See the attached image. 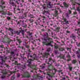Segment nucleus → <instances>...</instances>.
<instances>
[{
    "instance_id": "393cba45",
    "label": "nucleus",
    "mask_w": 80,
    "mask_h": 80,
    "mask_svg": "<svg viewBox=\"0 0 80 80\" xmlns=\"http://www.w3.org/2000/svg\"><path fill=\"white\" fill-rule=\"evenodd\" d=\"M7 15H12V13L10 12H7Z\"/></svg>"
},
{
    "instance_id": "4be33fe9",
    "label": "nucleus",
    "mask_w": 80,
    "mask_h": 80,
    "mask_svg": "<svg viewBox=\"0 0 80 80\" xmlns=\"http://www.w3.org/2000/svg\"><path fill=\"white\" fill-rule=\"evenodd\" d=\"M10 4L12 5V6H14V2H13V0H10Z\"/></svg>"
},
{
    "instance_id": "58836bf2",
    "label": "nucleus",
    "mask_w": 80,
    "mask_h": 80,
    "mask_svg": "<svg viewBox=\"0 0 80 80\" xmlns=\"http://www.w3.org/2000/svg\"><path fill=\"white\" fill-rule=\"evenodd\" d=\"M25 47L26 48H28V49H29V48H30V46H29V45H25Z\"/></svg>"
},
{
    "instance_id": "5701e85b",
    "label": "nucleus",
    "mask_w": 80,
    "mask_h": 80,
    "mask_svg": "<svg viewBox=\"0 0 80 80\" xmlns=\"http://www.w3.org/2000/svg\"><path fill=\"white\" fill-rule=\"evenodd\" d=\"M77 11L78 12L79 14L80 13V8L79 7H78L76 8Z\"/></svg>"
},
{
    "instance_id": "dca6fc26",
    "label": "nucleus",
    "mask_w": 80,
    "mask_h": 80,
    "mask_svg": "<svg viewBox=\"0 0 80 80\" xmlns=\"http://www.w3.org/2000/svg\"><path fill=\"white\" fill-rule=\"evenodd\" d=\"M32 55H30V53H28V55H27V58H29V57H30L31 58H32V57H33V56H32Z\"/></svg>"
},
{
    "instance_id": "bb28decb",
    "label": "nucleus",
    "mask_w": 80,
    "mask_h": 80,
    "mask_svg": "<svg viewBox=\"0 0 80 80\" xmlns=\"http://www.w3.org/2000/svg\"><path fill=\"white\" fill-rule=\"evenodd\" d=\"M20 31H21V32L22 33V35L24 36V33H25V32L23 30H20Z\"/></svg>"
},
{
    "instance_id": "f03ea898",
    "label": "nucleus",
    "mask_w": 80,
    "mask_h": 80,
    "mask_svg": "<svg viewBox=\"0 0 80 80\" xmlns=\"http://www.w3.org/2000/svg\"><path fill=\"white\" fill-rule=\"evenodd\" d=\"M48 62L47 63V64H50V65H48V69H46V70H49V71H51L53 70V66L52 65V64L55 62V60H53L52 58H49L48 59Z\"/></svg>"
},
{
    "instance_id": "20e7f679",
    "label": "nucleus",
    "mask_w": 80,
    "mask_h": 80,
    "mask_svg": "<svg viewBox=\"0 0 80 80\" xmlns=\"http://www.w3.org/2000/svg\"><path fill=\"white\" fill-rule=\"evenodd\" d=\"M62 20H63V21H62L61 22L62 25H67L68 24V21L66 18H62Z\"/></svg>"
},
{
    "instance_id": "49530a36",
    "label": "nucleus",
    "mask_w": 80,
    "mask_h": 80,
    "mask_svg": "<svg viewBox=\"0 0 80 80\" xmlns=\"http://www.w3.org/2000/svg\"><path fill=\"white\" fill-rule=\"evenodd\" d=\"M46 35H47V36L46 37V38H48V33L46 32Z\"/></svg>"
},
{
    "instance_id": "ea45409f",
    "label": "nucleus",
    "mask_w": 80,
    "mask_h": 80,
    "mask_svg": "<svg viewBox=\"0 0 80 80\" xmlns=\"http://www.w3.org/2000/svg\"><path fill=\"white\" fill-rule=\"evenodd\" d=\"M27 25L26 24H25L24 26H22V27H23V28H27Z\"/></svg>"
},
{
    "instance_id": "473e14b6",
    "label": "nucleus",
    "mask_w": 80,
    "mask_h": 80,
    "mask_svg": "<svg viewBox=\"0 0 80 80\" xmlns=\"http://www.w3.org/2000/svg\"><path fill=\"white\" fill-rule=\"evenodd\" d=\"M48 43L49 44V45H48V46H51L52 47H53V45H51V44L52 43V42H48Z\"/></svg>"
},
{
    "instance_id": "603ef678",
    "label": "nucleus",
    "mask_w": 80,
    "mask_h": 80,
    "mask_svg": "<svg viewBox=\"0 0 80 80\" xmlns=\"http://www.w3.org/2000/svg\"><path fill=\"white\" fill-rule=\"evenodd\" d=\"M73 15H77V12H73Z\"/></svg>"
},
{
    "instance_id": "864d4df0",
    "label": "nucleus",
    "mask_w": 80,
    "mask_h": 80,
    "mask_svg": "<svg viewBox=\"0 0 80 80\" xmlns=\"http://www.w3.org/2000/svg\"><path fill=\"white\" fill-rule=\"evenodd\" d=\"M40 17H41V18H46L44 16H42V15H39Z\"/></svg>"
},
{
    "instance_id": "2f4dec72",
    "label": "nucleus",
    "mask_w": 80,
    "mask_h": 80,
    "mask_svg": "<svg viewBox=\"0 0 80 80\" xmlns=\"http://www.w3.org/2000/svg\"><path fill=\"white\" fill-rule=\"evenodd\" d=\"M23 11H24V9H22L21 11L18 12V13H23Z\"/></svg>"
},
{
    "instance_id": "aec40b11",
    "label": "nucleus",
    "mask_w": 80,
    "mask_h": 80,
    "mask_svg": "<svg viewBox=\"0 0 80 80\" xmlns=\"http://www.w3.org/2000/svg\"><path fill=\"white\" fill-rule=\"evenodd\" d=\"M31 61V59L28 58V60H27L28 63V65H30L32 63Z\"/></svg>"
},
{
    "instance_id": "4468645a",
    "label": "nucleus",
    "mask_w": 80,
    "mask_h": 80,
    "mask_svg": "<svg viewBox=\"0 0 80 80\" xmlns=\"http://www.w3.org/2000/svg\"><path fill=\"white\" fill-rule=\"evenodd\" d=\"M71 37V38H72V39H74V41L75 42H76V41H77L76 40H75V34H72Z\"/></svg>"
},
{
    "instance_id": "7ed1b4c3",
    "label": "nucleus",
    "mask_w": 80,
    "mask_h": 80,
    "mask_svg": "<svg viewBox=\"0 0 80 80\" xmlns=\"http://www.w3.org/2000/svg\"><path fill=\"white\" fill-rule=\"evenodd\" d=\"M24 74L22 75V77L23 78H30V73L28 71H26L24 72Z\"/></svg>"
},
{
    "instance_id": "39448f33",
    "label": "nucleus",
    "mask_w": 80,
    "mask_h": 80,
    "mask_svg": "<svg viewBox=\"0 0 80 80\" xmlns=\"http://www.w3.org/2000/svg\"><path fill=\"white\" fill-rule=\"evenodd\" d=\"M8 75V74H7V72L6 73H3L2 75H1V74H0V78L1 79H3V78H5L6 77V75Z\"/></svg>"
},
{
    "instance_id": "79ce46f5",
    "label": "nucleus",
    "mask_w": 80,
    "mask_h": 80,
    "mask_svg": "<svg viewBox=\"0 0 80 80\" xmlns=\"http://www.w3.org/2000/svg\"><path fill=\"white\" fill-rule=\"evenodd\" d=\"M55 13L57 15H58V11L56 10L55 11Z\"/></svg>"
},
{
    "instance_id": "2eb2a0df",
    "label": "nucleus",
    "mask_w": 80,
    "mask_h": 80,
    "mask_svg": "<svg viewBox=\"0 0 80 80\" xmlns=\"http://www.w3.org/2000/svg\"><path fill=\"white\" fill-rule=\"evenodd\" d=\"M28 14V12H24L23 16H22V18H25V17H27V14Z\"/></svg>"
},
{
    "instance_id": "c85d7f7f",
    "label": "nucleus",
    "mask_w": 80,
    "mask_h": 80,
    "mask_svg": "<svg viewBox=\"0 0 80 80\" xmlns=\"http://www.w3.org/2000/svg\"><path fill=\"white\" fill-rule=\"evenodd\" d=\"M79 33H80V31L79 32H77V34L78 35V36H77V37L78 38H80V34H79Z\"/></svg>"
},
{
    "instance_id": "423d86ee",
    "label": "nucleus",
    "mask_w": 80,
    "mask_h": 80,
    "mask_svg": "<svg viewBox=\"0 0 80 80\" xmlns=\"http://www.w3.org/2000/svg\"><path fill=\"white\" fill-rule=\"evenodd\" d=\"M1 60L2 63H4L5 62H6V60L7 59V57H4L1 56Z\"/></svg>"
},
{
    "instance_id": "bf43d9fd",
    "label": "nucleus",
    "mask_w": 80,
    "mask_h": 80,
    "mask_svg": "<svg viewBox=\"0 0 80 80\" xmlns=\"http://www.w3.org/2000/svg\"><path fill=\"white\" fill-rule=\"evenodd\" d=\"M77 47H80V43H79L78 44H77Z\"/></svg>"
},
{
    "instance_id": "e2e57ef3",
    "label": "nucleus",
    "mask_w": 80,
    "mask_h": 80,
    "mask_svg": "<svg viewBox=\"0 0 80 80\" xmlns=\"http://www.w3.org/2000/svg\"><path fill=\"white\" fill-rule=\"evenodd\" d=\"M69 14H71L72 13V11L70 10H69Z\"/></svg>"
},
{
    "instance_id": "9b49d317",
    "label": "nucleus",
    "mask_w": 80,
    "mask_h": 80,
    "mask_svg": "<svg viewBox=\"0 0 80 80\" xmlns=\"http://www.w3.org/2000/svg\"><path fill=\"white\" fill-rule=\"evenodd\" d=\"M48 12V11H46V10H45V9L44 11H42L41 13H42V14L43 15H44L45 16L46 14H48V12Z\"/></svg>"
},
{
    "instance_id": "c756f323",
    "label": "nucleus",
    "mask_w": 80,
    "mask_h": 80,
    "mask_svg": "<svg viewBox=\"0 0 80 80\" xmlns=\"http://www.w3.org/2000/svg\"><path fill=\"white\" fill-rule=\"evenodd\" d=\"M21 32V31H20V30H19V32L18 31H15V33H16L17 35H19L20 33Z\"/></svg>"
},
{
    "instance_id": "ddd939ff",
    "label": "nucleus",
    "mask_w": 80,
    "mask_h": 80,
    "mask_svg": "<svg viewBox=\"0 0 80 80\" xmlns=\"http://www.w3.org/2000/svg\"><path fill=\"white\" fill-rule=\"evenodd\" d=\"M47 75L49 76V77L52 78L53 77V76L52 75V73L49 72H47Z\"/></svg>"
},
{
    "instance_id": "8fccbe9b",
    "label": "nucleus",
    "mask_w": 80,
    "mask_h": 80,
    "mask_svg": "<svg viewBox=\"0 0 80 80\" xmlns=\"http://www.w3.org/2000/svg\"><path fill=\"white\" fill-rule=\"evenodd\" d=\"M40 27H42V28H44V25L42 24V25H40Z\"/></svg>"
},
{
    "instance_id": "052dcab7",
    "label": "nucleus",
    "mask_w": 80,
    "mask_h": 80,
    "mask_svg": "<svg viewBox=\"0 0 80 80\" xmlns=\"http://www.w3.org/2000/svg\"><path fill=\"white\" fill-rule=\"evenodd\" d=\"M47 52H50V48H48L47 49Z\"/></svg>"
},
{
    "instance_id": "f3484780",
    "label": "nucleus",
    "mask_w": 80,
    "mask_h": 80,
    "mask_svg": "<svg viewBox=\"0 0 80 80\" xmlns=\"http://www.w3.org/2000/svg\"><path fill=\"white\" fill-rule=\"evenodd\" d=\"M54 46V48L55 49H57V48H58V45L56 43H55Z\"/></svg>"
},
{
    "instance_id": "9d476101",
    "label": "nucleus",
    "mask_w": 80,
    "mask_h": 80,
    "mask_svg": "<svg viewBox=\"0 0 80 80\" xmlns=\"http://www.w3.org/2000/svg\"><path fill=\"white\" fill-rule=\"evenodd\" d=\"M26 33L28 36H31V38H32V34H33L32 32H30V31H28L26 32Z\"/></svg>"
},
{
    "instance_id": "1a4fd4ad",
    "label": "nucleus",
    "mask_w": 80,
    "mask_h": 80,
    "mask_svg": "<svg viewBox=\"0 0 80 80\" xmlns=\"http://www.w3.org/2000/svg\"><path fill=\"white\" fill-rule=\"evenodd\" d=\"M32 58H33V59H34V60H37V59H36V58H37V55H36L35 53H32Z\"/></svg>"
},
{
    "instance_id": "a211bd4d",
    "label": "nucleus",
    "mask_w": 80,
    "mask_h": 80,
    "mask_svg": "<svg viewBox=\"0 0 80 80\" xmlns=\"http://www.w3.org/2000/svg\"><path fill=\"white\" fill-rule=\"evenodd\" d=\"M14 74L11 77V80H14V79L15 78V74L14 73V72H13Z\"/></svg>"
},
{
    "instance_id": "0e129e2a",
    "label": "nucleus",
    "mask_w": 80,
    "mask_h": 80,
    "mask_svg": "<svg viewBox=\"0 0 80 80\" xmlns=\"http://www.w3.org/2000/svg\"><path fill=\"white\" fill-rule=\"evenodd\" d=\"M27 29H25L24 30H23L24 31V32H27Z\"/></svg>"
},
{
    "instance_id": "69168bd1",
    "label": "nucleus",
    "mask_w": 80,
    "mask_h": 80,
    "mask_svg": "<svg viewBox=\"0 0 80 80\" xmlns=\"http://www.w3.org/2000/svg\"><path fill=\"white\" fill-rule=\"evenodd\" d=\"M67 57L68 58H70V55L68 54L67 56Z\"/></svg>"
},
{
    "instance_id": "09e8293b",
    "label": "nucleus",
    "mask_w": 80,
    "mask_h": 80,
    "mask_svg": "<svg viewBox=\"0 0 80 80\" xmlns=\"http://www.w3.org/2000/svg\"><path fill=\"white\" fill-rule=\"evenodd\" d=\"M77 57L78 58H80V55L79 54H78L77 55Z\"/></svg>"
},
{
    "instance_id": "7c9ffc66",
    "label": "nucleus",
    "mask_w": 80,
    "mask_h": 80,
    "mask_svg": "<svg viewBox=\"0 0 80 80\" xmlns=\"http://www.w3.org/2000/svg\"><path fill=\"white\" fill-rule=\"evenodd\" d=\"M44 56H48V55H50V54L48 52H45L44 53Z\"/></svg>"
},
{
    "instance_id": "13d9d810",
    "label": "nucleus",
    "mask_w": 80,
    "mask_h": 80,
    "mask_svg": "<svg viewBox=\"0 0 80 80\" xmlns=\"http://www.w3.org/2000/svg\"><path fill=\"white\" fill-rule=\"evenodd\" d=\"M15 65H18V62H17V61H15Z\"/></svg>"
},
{
    "instance_id": "4d7b16f0",
    "label": "nucleus",
    "mask_w": 80,
    "mask_h": 80,
    "mask_svg": "<svg viewBox=\"0 0 80 80\" xmlns=\"http://www.w3.org/2000/svg\"><path fill=\"white\" fill-rule=\"evenodd\" d=\"M80 28H78V29H75V30L76 31H79L80 30Z\"/></svg>"
},
{
    "instance_id": "4c0bfd02",
    "label": "nucleus",
    "mask_w": 80,
    "mask_h": 80,
    "mask_svg": "<svg viewBox=\"0 0 80 80\" xmlns=\"http://www.w3.org/2000/svg\"><path fill=\"white\" fill-rule=\"evenodd\" d=\"M7 20H12V18H10V17H9V16H7Z\"/></svg>"
},
{
    "instance_id": "b1692460",
    "label": "nucleus",
    "mask_w": 80,
    "mask_h": 80,
    "mask_svg": "<svg viewBox=\"0 0 80 80\" xmlns=\"http://www.w3.org/2000/svg\"><path fill=\"white\" fill-rule=\"evenodd\" d=\"M68 68L70 71H72V69L73 68V67H70V65L69 64Z\"/></svg>"
},
{
    "instance_id": "412c9836",
    "label": "nucleus",
    "mask_w": 80,
    "mask_h": 80,
    "mask_svg": "<svg viewBox=\"0 0 80 80\" xmlns=\"http://www.w3.org/2000/svg\"><path fill=\"white\" fill-rule=\"evenodd\" d=\"M48 39H45V38H42V40H44V41H46V42H47V40H50V38H47Z\"/></svg>"
},
{
    "instance_id": "338daca9",
    "label": "nucleus",
    "mask_w": 80,
    "mask_h": 80,
    "mask_svg": "<svg viewBox=\"0 0 80 80\" xmlns=\"http://www.w3.org/2000/svg\"><path fill=\"white\" fill-rule=\"evenodd\" d=\"M11 55H13V54H14V53H14V52H11Z\"/></svg>"
},
{
    "instance_id": "37998d69",
    "label": "nucleus",
    "mask_w": 80,
    "mask_h": 80,
    "mask_svg": "<svg viewBox=\"0 0 80 80\" xmlns=\"http://www.w3.org/2000/svg\"><path fill=\"white\" fill-rule=\"evenodd\" d=\"M49 2H49L48 1V0H46L45 1V3H47V4H48V3H49Z\"/></svg>"
},
{
    "instance_id": "f704fd0d",
    "label": "nucleus",
    "mask_w": 80,
    "mask_h": 80,
    "mask_svg": "<svg viewBox=\"0 0 80 80\" xmlns=\"http://www.w3.org/2000/svg\"><path fill=\"white\" fill-rule=\"evenodd\" d=\"M6 29L7 30H8L9 31H11V32H12V31H13V29H12L11 28H6Z\"/></svg>"
},
{
    "instance_id": "3c124183",
    "label": "nucleus",
    "mask_w": 80,
    "mask_h": 80,
    "mask_svg": "<svg viewBox=\"0 0 80 80\" xmlns=\"http://www.w3.org/2000/svg\"><path fill=\"white\" fill-rule=\"evenodd\" d=\"M27 51H28V52H32V51H30V49H27Z\"/></svg>"
},
{
    "instance_id": "a19ab883",
    "label": "nucleus",
    "mask_w": 80,
    "mask_h": 80,
    "mask_svg": "<svg viewBox=\"0 0 80 80\" xmlns=\"http://www.w3.org/2000/svg\"><path fill=\"white\" fill-rule=\"evenodd\" d=\"M29 21H30V23H32V22H33L34 20L33 19H29Z\"/></svg>"
},
{
    "instance_id": "a878e982",
    "label": "nucleus",
    "mask_w": 80,
    "mask_h": 80,
    "mask_svg": "<svg viewBox=\"0 0 80 80\" xmlns=\"http://www.w3.org/2000/svg\"><path fill=\"white\" fill-rule=\"evenodd\" d=\"M59 51H61V52H63V51H64V50H65V49H64V48H59Z\"/></svg>"
},
{
    "instance_id": "c9c22d12",
    "label": "nucleus",
    "mask_w": 80,
    "mask_h": 80,
    "mask_svg": "<svg viewBox=\"0 0 80 80\" xmlns=\"http://www.w3.org/2000/svg\"><path fill=\"white\" fill-rule=\"evenodd\" d=\"M18 47L20 48H21V49H22V50H25V48H24L23 46L20 47L19 46Z\"/></svg>"
},
{
    "instance_id": "680f3d73",
    "label": "nucleus",
    "mask_w": 80,
    "mask_h": 80,
    "mask_svg": "<svg viewBox=\"0 0 80 80\" xmlns=\"http://www.w3.org/2000/svg\"><path fill=\"white\" fill-rule=\"evenodd\" d=\"M34 23L36 24V25H38V23L36 21L34 22Z\"/></svg>"
},
{
    "instance_id": "72a5a7b5",
    "label": "nucleus",
    "mask_w": 80,
    "mask_h": 80,
    "mask_svg": "<svg viewBox=\"0 0 80 80\" xmlns=\"http://www.w3.org/2000/svg\"><path fill=\"white\" fill-rule=\"evenodd\" d=\"M59 29H60V27H58L56 28V30L58 32H59Z\"/></svg>"
},
{
    "instance_id": "6ab92c4d",
    "label": "nucleus",
    "mask_w": 80,
    "mask_h": 80,
    "mask_svg": "<svg viewBox=\"0 0 80 80\" xmlns=\"http://www.w3.org/2000/svg\"><path fill=\"white\" fill-rule=\"evenodd\" d=\"M77 61L76 59H73L72 62V63H73V64H75L77 62Z\"/></svg>"
},
{
    "instance_id": "e433bc0d",
    "label": "nucleus",
    "mask_w": 80,
    "mask_h": 80,
    "mask_svg": "<svg viewBox=\"0 0 80 80\" xmlns=\"http://www.w3.org/2000/svg\"><path fill=\"white\" fill-rule=\"evenodd\" d=\"M17 41H18V43H19V45H20V43H22V41H21L20 40L18 39L17 40Z\"/></svg>"
},
{
    "instance_id": "6e6d98bb",
    "label": "nucleus",
    "mask_w": 80,
    "mask_h": 80,
    "mask_svg": "<svg viewBox=\"0 0 80 80\" xmlns=\"http://www.w3.org/2000/svg\"><path fill=\"white\" fill-rule=\"evenodd\" d=\"M30 16H31V18H34V17L33 16V15H32V14H30Z\"/></svg>"
},
{
    "instance_id": "f257e3e1",
    "label": "nucleus",
    "mask_w": 80,
    "mask_h": 80,
    "mask_svg": "<svg viewBox=\"0 0 80 80\" xmlns=\"http://www.w3.org/2000/svg\"><path fill=\"white\" fill-rule=\"evenodd\" d=\"M3 5H5V2L3 0H2L1 1V5H0V12L2 13V15H7V12H4L5 11L4 8H5L6 6H3Z\"/></svg>"
},
{
    "instance_id": "6e6552de",
    "label": "nucleus",
    "mask_w": 80,
    "mask_h": 80,
    "mask_svg": "<svg viewBox=\"0 0 80 80\" xmlns=\"http://www.w3.org/2000/svg\"><path fill=\"white\" fill-rule=\"evenodd\" d=\"M42 46H44V45H46V46H48V45H50V44L48 43V42H42Z\"/></svg>"
},
{
    "instance_id": "de8ad7c7",
    "label": "nucleus",
    "mask_w": 80,
    "mask_h": 80,
    "mask_svg": "<svg viewBox=\"0 0 80 80\" xmlns=\"http://www.w3.org/2000/svg\"><path fill=\"white\" fill-rule=\"evenodd\" d=\"M41 31L42 32H45V29L44 28H42V29H41Z\"/></svg>"
},
{
    "instance_id": "f8f14e48",
    "label": "nucleus",
    "mask_w": 80,
    "mask_h": 80,
    "mask_svg": "<svg viewBox=\"0 0 80 80\" xmlns=\"http://www.w3.org/2000/svg\"><path fill=\"white\" fill-rule=\"evenodd\" d=\"M50 3H51V2H49L48 4L47 5V8H52V6L50 5Z\"/></svg>"
},
{
    "instance_id": "774afa93",
    "label": "nucleus",
    "mask_w": 80,
    "mask_h": 80,
    "mask_svg": "<svg viewBox=\"0 0 80 80\" xmlns=\"http://www.w3.org/2000/svg\"><path fill=\"white\" fill-rule=\"evenodd\" d=\"M77 23H78V25H80V21H79V22L78 21Z\"/></svg>"
},
{
    "instance_id": "5fc2aeb1",
    "label": "nucleus",
    "mask_w": 80,
    "mask_h": 80,
    "mask_svg": "<svg viewBox=\"0 0 80 80\" xmlns=\"http://www.w3.org/2000/svg\"><path fill=\"white\" fill-rule=\"evenodd\" d=\"M12 57L10 56V59L11 60H12V62H13V61H14V60H13V59H12Z\"/></svg>"
},
{
    "instance_id": "0eeeda50",
    "label": "nucleus",
    "mask_w": 80,
    "mask_h": 80,
    "mask_svg": "<svg viewBox=\"0 0 80 80\" xmlns=\"http://www.w3.org/2000/svg\"><path fill=\"white\" fill-rule=\"evenodd\" d=\"M42 7H43V9L44 10H45L46 11H47L48 12H47V13H48V15H50V13H49V10L48 9V8H46V6H44L43 5H42Z\"/></svg>"
},
{
    "instance_id": "cd10ccee",
    "label": "nucleus",
    "mask_w": 80,
    "mask_h": 80,
    "mask_svg": "<svg viewBox=\"0 0 80 80\" xmlns=\"http://www.w3.org/2000/svg\"><path fill=\"white\" fill-rule=\"evenodd\" d=\"M63 4L65 7H66L67 8H68V4H67L66 3L63 2Z\"/></svg>"
},
{
    "instance_id": "c03bdc74",
    "label": "nucleus",
    "mask_w": 80,
    "mask_h": 80,
    "mask_svg": "<svg viewBox=\"0 0 80 80\" xmlns=\"http://www.w3.org/2000/svg\"><path fill=\"white\" fill-rule=\"evenodd\" d=\"M21 10H22V9H20L19 8H18L16 10H18V11H21Z\"/></svg>"
},
{
    "instance_id": "a18cd8bd",
    "label": "nucleus",
    "mask_w": 80,
    "mask_h": 80,
    "mask_svg": "<svg viewBox=\"0 0 80 80\" xmlns=\"http://www.w3.org/2000/svg\"><path fill=\"white\" fill-rule=\"evenodd\" d=\"M71 60H72V59H71V58H69L68 59H67V62H70V61H71Z\"/></svg>"
}]
</instances>
